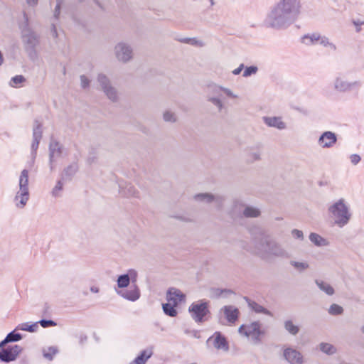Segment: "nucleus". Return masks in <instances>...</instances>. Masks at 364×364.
Instances as JSON below:
<instances>
[{"label":"nucleus","instance_id":"50","mask_svg":"<svg viewBox=\"0 0 364 364\" xmlns=\"http://www.w3.org/2000/svg\"><path fill=\"white\" fill-rule=\"evenodd\" d=\"M80 82L82 88H86L90 85V80L84 75H80Z\"/></svg>","mask_w":364,"mask_h":364},{"label":"nucleus","instance_id":"28","mask_svg":"<svg viewBox=\"0 0 364 364\" xmlns=\"http://www.w3.org/2000/svg\"><path fill=\"white\" fill-rule=\"evenodd\" d=\"M77 166L75 164H73L68 167H66L62 174V179H70L77 172Z\"/></svg>","mask_w":364,"mask_h":364},{"label":"nucleus","instance_id":"62","mask_svg":"<svg viewBox=\"0 0 364 364\" xmlns=\"http://www.w3.org/2000/svg\"><path fill=\"white\" fill-rule=\"evenodd\" d=\"M361 331L363 333H364V325L361 327Z\"/></svg>","mask_w":364,"mask_h":364},{"label":"nucleus","instance_id":"25","mask_svg":"<svg viewBox=\"0 0 364 364\" xmlns=\"http://www.w3.org/2000/svg\"><path fill=\"white\" fill-rule=\"evenodd\" d=\"M320 33H313L304 35L301 38V43L306 46H313L318 43Z\"/></svg>","mask_w":364,"mask_h":364},{"label":"nucleus","instance_id":"10","mask_svg":"<svg viewBox=\"0 0 364 364\" xmlns=\"http://www.w3.org/2000/svg\"><path fill=\"white\" fill-rule=\"evenodd\" d=\"M196 201L205 203H213L217 208L220 209L225 201V197L220 194H212L208 193H198L193 196Z\"/></svg>","mask_w":364,"mask_h":364},{"label":"nucleus","instance_id":"3","mask_svg":"<svg viewBox=\"0 0 364 364\" xmlns=\"http://www.w3.org/2000/svg\"><path fill=\"white\" fill-rule=\"evenodd\" d=\"M328 213L334 224L339 228L346 225L352 217L349 205L343 198L330 205L328 208Z\"/></svg>","mask_w":364,"mask_h":364},{"label":"nucleus","instance_id":"33","mask_svg":"<svg viewBox=\"0 0 364 364\" xmlns=\"http://www.w3.org/2000/svg\"><path fill=\"white\" fill-rule=\"evenodd\" d=\"M176 306V305H173V304L168 301L166 304H164L162 305L164 314L171 317H174L177 315V311L175 309Z\"/></svg>","mask_w":364,"mask_h":364},{"label":"nucleus","instance_id":"12","mask_svg":"<svg viewBox=\"0 0 364 364\" xmlns=\"http://www.w3.org/2000/svg\"><path fill=\"white\" fill-rule=\"evenodd\" d=\"M283 356L290 364H303L304 362L301 353L291 347H287L284 349Z\"/></svg>","mask_w":364,"mask_h":364},{"label":"nucleus","instance_id":"30","mask_svg":"<svg viewBox=\"0 0 364 364\" xmlns=\"http://www.w3.org/2000/svg\"><path fill=\"white\" fill-rule=\"evenodd\" d=\"M58 353V349L55 346H50L43 349V355L48 361H52L54 356Z\"/></svg>","mask_w":364,"mask_h":364},{"label":"nucleus","instance_id":"54","mask_svg":"<svg viewBox=\"0 0 364 364\" xmlns=\"http://www.w3.org/2000/svg\"><path fill=\"white\" fill-rule=\"evenodd\" d=\"M183 42L190 43L191 45H196L198 44V40L196 38H186L183 41Z\"/></svg>","mask_w":364,"mask_h":364},{"label":"nucleus","instance_id":"58","mask_svg":"<svg viewBox=\"0 0 364 364\" xmlns=\"http://www.w3.org/2000/svg\"><path fill=\"white\" fill-rule=\"evenodd\" d=\"M90 291H91L92 292H93V293H97V292H99V288H98V287H92L90 288Z\"/></svg>","mask_w":364,"mask_h":364},{"label":"nucleus","instance_id":"20","mask_svg":"<svg viewBox=\"0 0 364 364\" xmlns=\"http://www.w3.org/2000/svg\"><path fill=\"white\" fill-rule=\"evenodd\" d=\"M220 314H223L225 318L230 323H235L239 316V310L234 306H224L220 310Z\"/></svg>","mask_w":364,"mask_h":364},{"label":"nucleus","instance_id":"61","mask_svg":"<svg viewBox=\"0 0 364 364\" xmlns=\"http://www.w3.org/2000/svg\"><path fill=\"white\" fill-rule=\"evenodd\" d=\"M53 35H54L55 36H57L56 29H55V26H53Z\"/></svg>","mask_w":364,"mask_h":364},{"label":"nucleus","instance_id":"48","mask_svg":"<svg viewBox=\"0 0 364 364\" xmlns=\"http://www.w3.org/2000/svg\"><path fill=\"white\" fill-rule=\"evenodd\" d=\"M318 43L326 48V46L330 45V41L326 36L320 34Z\"/></svg>","mask_w":364,"mask_h":364},{"label":"nucleus","instance_id":"44","mask_svg":"<svg viewBox=\"0 0 364 364\" xmlns=\"http://www.w3.org/2000/svg\"><path fill=\"white\" fill-rule=\"evenodd\" d=\"M26 79L23 75H16L11 78L10 85L16 87V85L25 82Z\"/></svg>","mask_w":364,"mask_h":364},{"label":"nucleus","instance_id":"42","mask_svg":"<svg viewBox=\"0 0 364 364\" xmlns=\"http://www.w3.org/2000/svg\"><path fill=\"white\" fill-rule=\"evenodd\" d=\"M163 119L167 122H175L177 120L176 115L175 113L171 111H166L163 114Z\"/></svg>","mask_w":364,"mask_h":364},{"label":"nucleus","instance_id":"21","mask_svg":"<svg viewBox=\"0 0 364 364\" xmlns=\"http://www.w3.org/2000/svg\"><path fill=\"white\" fill-rule=\"evenodd\" d=\"M262 151L259 147H252L247 150L245 154L246 161L254 163L261 159Z\"/></svg>","mask_w":364,"mask_h":364},{"label":"nucleus","instance_id":"2","mask_svg":"<svg viewBox=\"0 0 364 364\" xmlns=\"http://www.w3.org/2000/svg\"><path fill=\"white\" fill-rule=\"evenodd\" d=\"M246 250L263 259L269 256L280 258L289 257V254L282 245L268 235H264L259 242L255 241L253 246Z\"/></svg>","mask_w":364,"mask_h":364},{"label":"nucleus","instance_id":"24","mask_svg":"<svg viewBox=\"0 0 364 364\" xmlns=\"http://www.w3.org/2000/svg\"><path fill=\"white\" fill-rule=\"evenodd\" d=\"M315 284L318 288L328 296H333L335 294L334 288L328 282L322 279H316Z\"/></svg>","mask_w":364,"mask_h":364},{"label":"nucleus","instance_id":"19","mask_svg":"<svg viewBox=\"0 0 364 364\" xmlns=\"http://www.w3.org/2000/svg\"><path fill=\"white\" fill-rule=\"evenodd\" d=\"M336 134L330 131L323 132L318 139V143L323 148H330L336 144Z\"/></svg>","mask_w":364,"mask_h":364},{"label":"nucleus","instance_id":"15","mask_svg":"<svg viewBox=\"0 0 364 364\" xmlns=\"http://www.w3.org/2000/svg\"><path fill=\"white\" fill-rule=\"evenodd\" d=\"M42 138V129L41 124L36 120L34 122L33 129V142L31 144V150L33 152V157H35L36 154V151L38 148V145L40 141Z\"/></svg>","mask_w":364,"mask_h":364},{"label":"nucleus","instance_id":"36","mask_svg":"<svg viewBox=\"0 0 364 364\" xmlns=\"http://www.w3.org/2000/svg\"><path fill=\"white\" fill-rule=\"evenodd\" d=\"M249 306L256 313H262L268 316H272V314L269 310L255 301L250 302Z\"/></svg>","mask_w":364,"mask_h":364},{"label":"nucleus","instance_id":"22","mask_svg":"<svg viewBox=\"0 0 364 364\" xmlns=\"http://www.w3.org/2000/svg\"><path fill=\"white\" fill-rule=\"evenodd\" d=\"M28 199L29 191L18 190L14 198L16 207L23 208L26 205Z\"/></svg>","mask_w":364,"mask_h":364},{"label":"nucleus","instance_id":"7","mask_svg":"<svg viewBox=\"0 0 364 364\" xmlns=\"http://www.w3.org/2000/svg\"><path fill=\"white\" fill-rule=\"evenodd\" d=\"M114 52L117 60L123 63L130 62L134 56L131 45L123 41L119 42L115 45Z\"/></svg>","mask_w":364,"mask_h":364},{"label":"nucleus","instance_id":"16","mask_svg":"<svg viewBox=\"0 0 364 364\" xmlns=\"http://www.w3.org/2000/svg\"><path fill=\"white\" fill-rule=\"evenodd\" d=\"M213 341V346L218 350H223L228 351L229 350L228 343L226 338L221 334L220 332H215L208 340V342Z\"/></svg>","mask_w":364,"mask_h":364},{"label":"nucleus","instance_id":"32","mask_svg":"<svg viewBox=\"0 0 364 364\" xmlns=\"http://www.w3.org/2000/svg\"><path fill=\"white\" fill-rule=\"evenodd\" d=\"M124 298L134 301L137 300L140 296V292L137 287H134V289L127 291L121 294Z\"/></svg>","mask_w":364,"mask_h":364},{"label":"nucleus","instance_id":"31","mask_svg":"<svg viewBox=\"0 0 364 364\" xmlns=\"http://www.w3.org/2000/svg\"><path fill=\"white\" fill-rule=\"evenodd\" d=\"M319 349L321 351H322L323 353L331 355L336 353L337 349L336 348L328 343H321L319 344Z\"/></svg>","mask_w":364,"mask_h":364},{"label":"nucleus","instance_id":"17","mask_svg":"<svg viewBox=\"0 0 364 364\" xmlns=\"http://www.w3.org/2000/svg\"><path fill=\"white\" fill-rule=\"evenodd\" d=\"M262 121L267 126L279 130H284L287 127V123L283 121L282 117L265 116L262 117Z\"/></svg>","mask_w":364,"mask_h":364},{"label":"nucleus","instance_id":"14","mask_svg":"<svg viewBox=\"0 0 364 364\" xmlns=\"http://www.w3.org/2000/svg\"><path fill=\"white\" fill-rule=\"evenodd\" d=\"M359 82L357 81L348 82L341 77H338L333 82L334 89L340 92H346L350 91L353 87L358 86Z\"/></svg>","mask_w":364,"mask_h":364},{"label":"nucleus","instance_id":"6","mask_svg":"<svg viewBox=\"0 0 364 364\" xmlns=\"http://www.w3.org/2000/svg\"><path fill=\"white\" fill-rule=\"evenodd\" d=\"M239 333L246 337L251 338L255 343L260 342V336L264 334L261 330V325L258 321H254L249 325H242L239 329Z\"/></svg>","mask_w":364,"mask_h":364},{"label":"nucleus","instance_id":"8","mask_svg":"<svg viewBox=\"0 0 364 364\" xmlns=\"http://www.w3.org/2000/svg\"><path fill=\"white\" fill-rule=\"evenodd\" d=\"M193 319L196 322H203L204 317L209 313L208 302L203 300L193 303L188 308Z\"/></svg>","mask_w":364,"mask_h":364},{"label":"nucleus","instance_id":"49","mask_svg":"<svg viewBox=\"0 0 364 364\" xmlns=\"http://www.w3.org/2000/svg\"><path fill=\"white\" fill-rule=\"evenodd\" d=\"M129 277V281L135 282L137 278V272L134 269H129L128 273L126 274Z\"/></svg>","mask_w":364,"mask_h":364},{"label":"nucleus","instance_id":"59","mask_svg":"<svg viewBox=\"0 0 364 364\" xmlns=\"http://www.w3.org/2000/svg\"><path fill=\"white\" fill-rule=\"evenodd\" d=\"M3 55H2V53L0 51V65H1L2 63H3Z\"/></svg>","mask_w":364,"mask_h":364},{"label":"nucleus","instance_id":"18","mask_svg":"<svg viewBox=\"0 0 364 364\" xmlns=\"http://www.w3.org/2000/svg\"><path fill=\"white\" fill-rule=\"evenodd\" d=\"M185 294L179 289L172 287L166 293V299L168 302L178 306L181 302L185 300Z\"/></svg>","mask_w":364,"mask_h":364},{"label":"nucleus","instance_id":"37","mask_svg":"<svg viewBox=\"0 0 364 364\" xmlns=\"http://www.w3.org/2000/svg\"><path fill=\"white\" fill-rule=\"evenodd\" d=\"M38 328L37 323L29 325L28 323H23L17 326L16 330L26 331L28 332H35Z\"/></svg>","mask_w":364,"mask_h":364},{"label":"nucleus","instance_id":"29","mask_svg":"<svg viewBox=\"0 0 364 364\" xmlns=\"http://www.w3.org/2000/svg\"><path fill=\"white\" fill-rule=\"evenodd\" d=\"M310 241L318 247H323L328 245L326 239L316 233H311L309 235Z\"/></svg>","mask_w":364,"mask_h":364},{"label":"nucleus","instance_id":"53","mask_svg":"<svg viewBox=\"0 0 364 364\" xmlns=\"http://www.w3.org/2000/svg\"><path fill=\"white\" fill-rule=\"evenodd\" d=\"M245 68V65L243 63L240 64L238 68H235L232 71V73L235 75H239L242 70Z\"/></svg>","mask_w":364,"mask_h":364},{"label":"nucleus","instance_id":"52","mask_svg":"<svg viewBox=\"0 0 364 364\" xmlns=\"http://www.w3.org/2000/svg\"><path fill=\"white\" fill-rule=\"evenodd\" d=\"M61 4V0H57V5L55 8L54 16L58 18L60 14V8Z\"/></svg>","mask_w":364,"mask_h":364},{"label":"nucleus","instance_id":"40","mask_svg":"<svg viewBox=\"0 0 364 364\" xmlns=\"http://www.w3.org/2000/svg\"><path fill=\"white\" fill-rule=\"evenodd\" d=\"M343 312V309L342 306L333 304L330 306L328 309V313L331 315H340Z\"/></svg>","mask_w":364,"mask_h":364},{"label":"nucleus","instance_id":"45","mask_svg":"<svg viewBox=\"0 0 364 364\" xmlns=\"http://www.w3.org/2000/svg\"><path fill=\"white\" fill-rule=\"evenodd\" d=\"M63 186V184L60 180L57 182L55 186L53 188V189L52 191V194L53 196H55V197L59 196V195H60L59 193H60V191H62Z\"/></svg>","mask_w":364,"mask_h":364},{"label":"nucleus","instance_id":"4","mask_svg":"<svg viewBox=\"0 0 364 364\" xmlns=\"http://www.w3.org/2000/svg\"><path fill=\"white\" fill-rule=\"evenodd\" d=\"M208 92L207 100L215 106L220 112L224 109L225 105L222 100L215 95H219L220 92H223L228 97L232 99L238 98V95L235 94L230 89L216 84L208 85Z\"/></svg>","mask_w":364,"mask_h":364},{"label":"nucleus","instance_id":"38","mask_svg":"<svg viewBox=\"0 0 364 364\" xmlns=\"http://www.w3.org/2000/svg\"><path fill=\"white\" fill-rule=\"evenodd\" d=\"M290 264L297 271L303 272L309 267V264L307 262H297L291 261Z\"/></svg>","mask_w":364,"mask_h":364},{"label":"nucleus","instance_id":"41","mask_svg":"<svg viewBox=\"0 0 364 364\" xmlns=\"http://www.w3.org/2000/svg\"><path fill=\"white\" fill-rule=\"evenodd\" d=\"M257 71H258V68L257 66L252 65V66L246 67L242 73V76L244 77H247L252 75H255L257 73Z\"/></svg>","mask_w":364,"mask_h":364},{"label":"nucleus","instance_id":"34","mask_svg":"<svg viewBox=\"0 0 364 364\" xmlns=\"http://www.w3.org/2000/svg\"><path fill=\"white\" fill-rule=\"evenodd\" d=\"M284 326L285 330L293 336L296 335L299 331V327L294 324L291 320H286L284 322Z\"/></svg>","mask_w":364,"mask_h":364},{"label":"nucleus","instance_id":"13","mask_svg":"<svg viewBox=\"0 0 364 364\" xmlns=\"http://www.w3.org/2000/svg\"><path fill=\"white\" fill-rule=\"evenodd\" d=\"M63 146L56 141H51L49 144V163L51 171L54 163L61 156Z\"/></svg>","mask_w":364,"mask_h":364},{"label":"nucleus","instance_id":"57","mask_svg":"<svg viewBox=\"0 0 364 364\" xmlns=\"http://www.w3.org/2000/svg\"><path fill=\"white\" fill-rule=\"evenodd\" d=\"M9 342L6 337L2 341L0 342V348H3L4 346L6 345Z\"/></svg>","mask_w":364,"mask_h":364},{"label":"nucleus","instance_id":"63","mask_svg":"<svg viewBox=\"0 0 364 364\" xmlns=\"http://www.w3.org/2000/svg\"><path fill=\"white\" fill-rule=\"evenodd\" d=\"M210 4H211L212 5H213V4H214V1H213V0H210Z\"/></svg>","mask_w":364,"mask_h":364},{"label":"nucleus","instance_id":"55","mask_svg":"<svg viewBox=\"0 0 364 364\" xmlns=\"http://www.w3.org/2000/svg\"><path fill=\"white\" fill-rule=\"evenodd\" d=\"M26 1L29 6L32 7L36 6L38 3V0H26Z\"/></svg>","mask_w":364,"mask_h":364},{"label":"nucleus","instance_id":"35","mask_svg":"<svg viewBox=\"0 0 364 364\" xmlns=\"http://www.w3.org/2000/svg\"><path fill=\"white\" fill-rule=\"evenodd\" d=\"M243 215L246 218H256L260 215V211L255 207L246 206L243 210Z\"/></svg>","mask_w":364,"mask_h":364},{"label":"nucleus","instance_id":"26","mask_svg":"<svg viewBox=\"0 0 364 364\" xmlns=\"http://www.w3.org/2000/svg\"><path fill=\"white\" fill-rule=\"evenodd\" d=\"M153 352L151 349L144 350L139 355H138L129 364H145L146 360L151 356Z\"/></svg>","mask_w":364,"mask_h":364},{"label":"nucleus","instance_id":"39","mask_svg":"<svg viewBox=\"0 0 364 364\" xmlns=\"http://www.w3.org/2000/svg\"><path fill=\"white\" fill-rule=\"evenodd\" d=\"M130 283L129 277L125 274L120 275L117 279V286L119 288H125Z\"/></svg>","mask_w":364,"mask_h":364},{"label":"nucleus","instance_id":"60","mask_svg":"<svg viewBox=\"0 0 364 364\" xmlns=\"http://www.w3.org/2000/svg\"><path fill=\"white\" fill-rule=\"evenodd\" d=\"M23 16H24V18H25V21H26V26H27L28 17H27L26 14H23Z\"/></svg>","mask_w":364,"mask_h":364},{"label":"nucleus","instance_id":"56","mask_svg":"<svg viewBox=\"0 0 364 364\" xmlns=\"http://www.w3.org/2000/svg\"><path fill=\"white\" fill-rule=\"evenodd\" d=\"M326 48H328L331 51H336L337 50L336 46L330 41V45L326 46Z\"/></svg>","mask_w":364,"mask_h":364},{"label":"nucleus","instance_id":"47","mask_svg":"<svg viewBox=\"0 0 364 364\" xmlns=\"http://www.w3.org/2000/svg\"><path fill=\"white\" fill-rule=\"evenodd\" d=\"M39 323L41 324V326L43 328H47V327H49V326H56V323L52 320H46V319H42L39 321Z\"/></svg>","mask_w":364,"mask_h":364},{"label":"nucleus","instance_id":"43","mask_svg":"<svg viewBox=\"0 0 364 364\" xmlns=\"http://www.w3.org/2000/svg\"><path fill=\"white\" fill-rule=\"evenodd\" d=\"M9 342H17L22 338V336L18 333H15V331H11L6 336Z\"/></svg>","mask_w":364,"mask_h":364},{"label":"nucleus","instance_id":"5","mask_svg":"<svg viewBox=\"0 0 364 364\" xmlns=\"http://www.w3.org/2000/svg\"><path fill=\"white\" fill-rule=\"evenodd\" d=\"M22 41L25 50L31 58L36 55V47L39 43L38 36L28 28H22Z\"/></svg>","mask_w":364,"mask_h":364},{"label":"nucleus","instance_id":"1","mask_svg":"<svg viewBox=\"0 0 364 364\" xmlns=\"http://www.w3.org/2000/svg\"><path fill=\"white\" fill-rule=\"evenodd\" d=\"M300 9L299 0H280L272 8L264 23L268 28H287L297 19Z\"/></svg>","mask_w":364,"mask_h":364},{"label":"nucleus","instance_id":"9","mask_svg":"<svg viewBox=\"0 0 364 364\" xmlns=\"http://www.w3.org/2000/svg\"><path fill=\"white\" fill-rule=\"evenodd\" d=\"M97 81L106 96L112 102H116L118 100L117 90L111 85L109 79L104 74H99Z\"/></svg>","mask_w":364,"mask_h":364},{"label":"nucleus","instance_id":"51","mask_svg":"<svg viewBox=\"0 0 364 364\" xmlns=\"http://www.w3.org/2000/svg\"><path fill=\"white\" fill-rule=\"evenodd\" d=\"M350 161L353 165L358 164L360 161V156L358 154H352L350 156Z\"/></svg>","mask_w":364,"mask_h":364},{"label":"nucleus","instance_id":"23","mask_svg":"<svg viewBox=\"0 0 364 364\" xmlns=\"http://www.w3.org/2000/svg\"><path fill=\"white\" fill-rule=\"evenodd\" d=\"M119 193L122 196L125 197H137L139 193L134 186L130 183H126L124 186L119 184Z\"/></svg>","mask_w":364,"mask_h":364},{"label":"nucleus","instance_id":"46","mask_svg":"<svg viewBox=\"0 0 364 364\" xmlns=\"http://www.w3.org/2000/svg\"><path fill=\"white\" fill-rule=\"evenodd\" d=\"M291 235L294 238L302 240L304 239V234L301 230L293 229L291 230Z\"/></svg>","mask_w":364,"mask_h":364},{"label":"nucleus","instance_id":"27","mask_svg":"<svg viewBox=\"0 0 364 364\" xmlns=\"http://www.w3.org/2000/svg\"><path fill=\"white\" fill-rule=\"evenodd\" d=\"M19 190L28 191V171L23 169L19 177Z\"/></svg>","mask_w":364,"mask_h":364},{"label":"nucleus","instance_id":"11","mask_svg":"<svg viewBox=\"0 0 364 364\" xmlns=\"http://www.w3.org/2000/svg\"><path fill=\"white\" fill-rule=\"evenodd\" d=\"M21 351L22 348L18 345H14L6 348H3L0 351V360L6 363L14 361Z\"/></svg>","mask_w":364,"mask_h":364}]
</instances>
